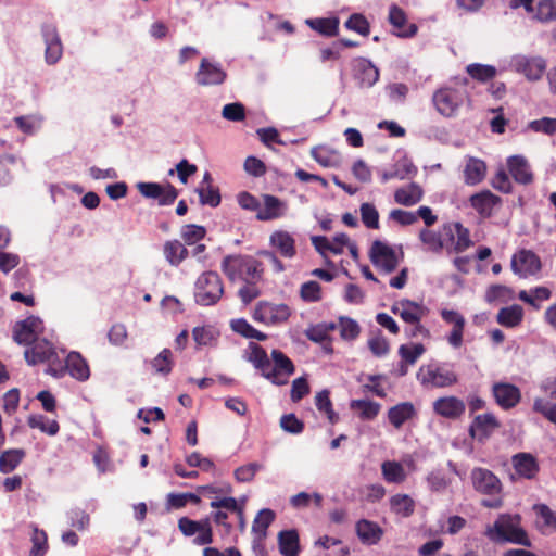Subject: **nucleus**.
<instances>
[{"label": "nucleus", "mask_w": 556, "mask_h": 556, "mask_svg": "<svg viewBox=\"0 0 556 556\" xmlns=\"http://www.w3.org/2000/svg\"><path fill=\"white\" fill-rule=\"evenodd\" d=\"M485 535L493 543H513L530 547L531 540L521 526L519 514H501L492 526L486 527Z\"/></svg>", "instance_id": "f257e3e1"}, {"label": "nucleus", "mask_w": 556, "mask_h": 556, "mask_svg": "<svg viewBox=\"0 0 556 556\" xmlns=\"http://www.w3.org/2000/svg\"><path fill=\"white\" fill-rule=\"evenodd\" d=\"M469 478L472 489L477 493L489 496L481 501L483 507L497 509L503 506V483L493 471L483 467H473Z\"/></svg>", "instance_id": "f03ea898"}, {"label": "nucleus", "mask_w": 556, "mask_h": 556, "mask_svg": "<svg viewBox=\"0 0 556 556\" xmlns=\"http://www.w3.org/2000/svg\"><path fill=\"white\" fill-rule=\"evenodd\" d=\"M222 270L230 281L258 282L263 276L261 262L249 255H227Z\"/></svg>", "instance_id": "7ed1b4c3"}, {"label": "nucleus", "mask_w": 556, "mask_h": 556, "mask_svg": "<svg viewBox=\"0 0 556 556\" xmlns=\"http://www.w3.org/2000/svg\"><path fill=\"white\" fill-rule=\"evenodd\" d=\"M33 346L25 350L24 356L29 365L48 363L47 374L60 378L64 376L62 361L55 349L47 340L35 341Z\"/></svg>", "instance_id": "20e7f679"}, {"label": "nucleus", "mask_w": 556, "mask_h": 556, "mask_svg": "<svg viewBox=\"0 0 556 556\" xmlns=\"http://www.w3.org/2000/svg\"><path fill=\"white\" fill-rule=\"evenodd\" d=\"M417 379L424 387L431 388H447L458 381L456 372L450 365L438 362L422 365L417 372Z\"/></svg>", "instance_id": "39448f33"}, {"label": "nucleus", "mask_w": 556, "mask_h": 556, "mask_svg": "<svg viewBox=\"0 0 556 556\" xmlns=\"http://www.w3.org/2000/svg\"><path fill=\"white\" fill-rule=\"evenodd\" d=\"M224 293L219 275L215 271L203 273L195 282V302L203 306L216 304Z\"/></svg>", "instance_id": "423d86ee"}, {"label": "nucleus", "mask_w": 556, "mask_h": 556, "mask_svg": "<svg viewBox=\"0 0 556 556\" xmlns=\"http://www.w3.org/2000/svg\"><path fill=\"white\" fill-rule=\"evenodd\" d=\"M466 99V92L453 87L438 89L432 96V102L437 111L445 116H454Z\"/></svg>", "instance_id": "0eeeda50"}, {"label": "nucleus", "mask_w": 556, "mask_h": 556, "mask_svg": "<svg viewBox=\"0 0 556 556\" xmlns=\"http://www.w3.org/2000/svg\"><path fill=\"white\" fill-rule=\"evenodd\" d=\"M178 529L187 538L193 536L198 533L192 541L194 545L204 546L213 543L211 518L192 520L188 517H181L178 520Z\"/></svg>", "instance_id": "6e6552de"}, {"label": "nucleus", "mask_w": 556, "mask_h": 556, "mask_svg": "<svg viewBox=\"0 0 556 556\" xmlns=\"http://www.w3.org/2000/svg\"><path fill=\"white\" fill-rule=\"evenodd\" d=\"M227 73L219 62L208 58H202L195 72L194 80L199 86L210 87L224 84Z\"/></svg>", "instance_id": "1a4fd4ad"}, {"label": "nucleus", "mask_w": 556, "mask_h": 556, "mask_svg": "<svg viewBox=\"0 0 556 556\" xmlns=\"http://www.w3.org/2000/svg\"><path fill=\"white\" fill-rule=\"evenodd\" d=\"M270 355L274 364L270 363L267 372L268 377L265 379L275 386L287 384L289 377L295 371L292 361L279 350H273Z\"/></svg>", "instance_id": "9d476101"}, {"label": "nucleus", "mask_w": 556, "mask_h": 556, "mask_svg": "<svg viewBox=\"0 0 556 556\" xmlns=\"http://www.w3.org/2000/svg\"><path fill=\"white\" fill-rule=\"evenodd\" d=\"M290 315L291 309L287 304L270 302H260L253 312L254 320L268 326L282 324L288 320Z\"/></svg>", "instance_id": "9b49d317"}, {"label": "nucleus", "mask_w": 556, "mask_h": 556, "mask_svg": "<svg viewBox=\"0 0 556 556\" xmlns=\"http://www.w3.org/2000/svg\"><path fill=\"white\" fill-rule=\"evenodd\" d=\"M41 36L45 42V61L48 65L56 64L63 55V45L54 23H43Z\"/></svg>", "instance_id": "f8f14e48"}, {"label": "nucleus", "mask_w": 556, "mask_h": 556, "mask_svg": "<svg viewBox=\"0 0 556 556\" xmlns=\"http://www.w3.org/2000/svg\"><path fill=\"white\" fill-rule=\"evenodd\" d=\"M369 257L377 268L387 274L394 271L399 265V257L393 248L379 240L374 241Z\"/></svg>", "instance_id": "ddd939ff"}, {"label": "nucleus", "mask_w": 556, "mask_h": 556, "mask_svg": "<svg viewBox=\"0 0 556 556\" xmlns=\"http://www.w3.org/2000/svg\"><path fill=\"white\" fill-rule=\"evenodd\" d=\"M510 67L523 74L529 80H539L546 70V62L541 56L518 54L511 58Z\"/></svg>", "instance_id": "4468645a"}, {"label": "nucleus", "mask_w": 556, "mask_h": 556, "mask_svg": "<svg viewBox=\"0 0 556 556\" xmlns=\"http://www.w3.org/2000/svg\"><path fill=\"white\" fill-rule=\"evenodd\" d=\"M289 205L287 201L276 195L265 193L261 195V206L256 218L261 222L280 219L287 215Z\"/></svg>", "instance_id": "2eb2a0df"}, {"label": "nucleus", "mask_w": 556, "mask_h": 556, "mask_svg": "<svg viewBox=\"0 0 556 556\" xmlns=\"http://www.w3.org/2000/svg\"><path fill=\"white\" fill-rule=\"evenodd\" d=\"M43 330V321L37 316H29L17 321L13 328V339L18 344H31Z\"/></svg>", "instance_id": "dca6fc26"}, {"label": "nucleus", "mask_w": 556, "mask_h": 556, "mask_svg": "<svg viewBox=\"0 0 556 556\" xmlns=\"http://www.w3.org/2000/svg\"><path fill=\"white\" fill-rule=\"evenodd\" d=\"M513 271L521 278L535 275L541 269V261L530 250H521L511 258Z\"/></svg>", "instance_id": "f3484780"}, {"label": "nucleus", "mask_w": 556, "mask_h": 556, "mask_svg": "<svg viewBox=\"0 0 556 556\" xmlns=\"http://www.w3.org/2000/svg\"><path fill=\"white\" fill-rule=\"evenodd\" d=\"M511 465L518 479L534 480L540 472V464L530 453L520 452L513 455Z\"/></svg>", "instance_id": "a211bd4d"}, {"label": "nucleus", "mask_w": 556, "mask_h": 556, "mask_svg": "<svg viewBox=\"0 0 556 556\" xmlns=\"http://www.w3.org/2000/svg\"><path fill=\"white\" fill-rule=\"evenodd\" d=\"M388 22L394 28V34L401 38H412L418 31L417 25L408 24L405 11L396 4L390 5Z\"/></svg>", "instance_id": "6ab92c4d"}, {"label": "nucleus", "mask_w": 556, "mask_h": 556, "mask_svg": "<svg viewBox=\"0 0 556 556\" xmlns=\"http://www.w3.org/2000/svg\"><path fill=\"white\" fill-rule=\"evenodd\" d=\"M492 394L496 404L503 409L514 408L521 400L519 388L508 382H495L492 387Z\"/></svg>", "instance_id": "aec40b11"}, {"label": "nucleus", "mask_w": 556, "mask_h": 556, "mask_svg": "<svg viewBox=\"0 0 556 556\" xmlns=\"http://www.w3.org/2000/svg\"><path fill=\"white\" fill-rule=\"evenodd\" d=\"M447 240L453 241V251L462 253L472 245L469 230L460 223H446L442 227Z\"/></svg>", "instance_id": "412c9836"}, {"label": "nucleus", "mask_w": 556, "mask_h": 556, "mask_svg": "<svg viewBox=\"0 0 556 556\" xmlns=\"http://www.w3.org/2000/svg\"><path fill=\"white\" fill-rule=\"evenodd\" d=\"M391 309L406 324L420 321L428 314V308L424 304L410 300H401L394 303Z\"/></svg>", "instance_id": "4be33fe9"}, {"label": "nucleus", "mask_w": 556, "mask_h": 556, "mask_svg": "<svg viewBox=\"0 0 556 556\" xmlns=\"http://www.w3.org/2000/svg\"><path fill=\"white\" fill-rule=\"evenodd\" d=\"M498 427L500 422L497 421L496 417L491 413H486L476 416L469 428V433L473 439H477L478 441H484Z\"/></svg>", "instance_id": "5701e85b"}, {"label": "nucleus", "mask_w": 556, "mask_h": 556, "mask_svg": "<svg viewBox=\"0 0 556 556\" xmlns=\"http://www.w3.org/2000/svg\"><path fill=\"white\" fill-rule=\"evenodd\" d=\"M434 412L445 418H459L466 410L465 402L456 396L440 397L433 403Z\"/></svg>", "instance_id": "b1692460"}, {"label": "nucleus", "mask_w": 556, "mask_h": 556, "mask_svg": "<svg viewBox=\"0 0 556 556\" xmlns=\"http://www.w3.org/2000/svg\"><path fill=\"white\" fill-rule=\"evenodd\" d=\"M509 174L514 180L521 185H529L533 180V174L527 159L522 155H513L507 159Z\"/></svg>", "instance_id": "393cba45"}, {"label": "nucleus", "mask_w": 556, "mask_h": 556, "mask_svg": "<svg viewBox=\"0 0 556 556\" xmlns=\"http://www.w3.org/2000/svg\"><path fill=\"white\" fill-rule=\"evenodd\" d=\"M270 245L286 258H293L296 254L295 240L286 230H276L269 237Z\"/></svg>", "instance_id": "a878e982"}, {"label": "nucleus", "mask_w": 556, "mask_h": 556, "mask_svg": "<svg viewBox=\"0 0 556 556\" xmlns=\"http://www.w3.org/2000/svg\"><path fill=\"white\" fill-rule=\"evenodd\" d=\"M63 369L64 372L67 371L71 377L78 381H86L90 377V369L86 359L75 351L67 354Z\"/></svg>", "instance_id": "bb28decb"}, {"label": "nucleus", "mask_w": 556, "mask_h": 556, "mask_svg": "<svg viewBox=\"0 0 556 556\" xmlns=\"http://www.w3.org/2000/svg\"><path fill=\"white\" fill-rule=\"evenodd\" d=\"M355 530L358 539L368 545L377 544L383 534L382 529L378 526V523L367 520L361 519L356 522Z\"/></svg>", "instance_id": "cd10ccee"}, {"label": "nucleus", "mask_w": 556, "mask_h": 556, "mask_svg": "<svg viewBox=\"0 0 556 556\" xmlns=\"http://www.w3.org/2000/svg\"><path fill=\"white\" fill-rule=\"evenodd\" d=\"M422 197V188L415 182L403 186L396 189L394 192V201L403 206H413L419 203Z\"/></svg>", "instance_id": "c85d7f7f"}, {"label": "nucleus", "mask_w": 556, "mask_h": 556, "mask_svg": "<svg viewBox=\"0 0 556 556\" xmlns=\"http://www.w3.org/2000/svg\"><path fill=\"white\" fill-rule=\"evenodd\" d=\"M163 255L166 262L178 267L189 255L187 248L179 240H167L163 245Z\"/></svg>", "instance_id": "c756f323"}, {"label": "nucleus", "mask_w": 556, "mask_h": 556, "mask_svg": "<svg viewBox=\"0 0 556 556\" xmlns=\"http://www.w3.org/2000/svg\"><path fill=\"white\" fill-rule=\"evenodd\" d=\"M500 198L489 190L481 191L470 197L471 206L482 216H490Z\"/></svg>", "instance_id": "7c9ffc66"}, {"label": "nucleus", "mask_w": 556, "mask_h": 556, "mask_svg": "<svg viewBox=\"0 0 556 556\" xmlns=\"http://www.w3.org/2000/svg\"><path fill=\"white\" fill-rule=\"evenodd\" d=\"M278 546L282 556H298L300 552L298 531L295 529L280 531Z\"/></svg>", "instance_id": "2f4dec72"}, {"label": "nucleus", "mask_w": 556, "mask_h": 556, "mask_svg": "<svg viewBox=\"0 0 556 556\" xmlns=\"http://www.w3.org/2000/svg\"><path fill=\"white\" fill-rule=\"evenodd\" d=\"M415 413V407L410 402H403L389 408L388 419L393 427L400 429L414 417Z\"/></svg>", "instance_id": "473e14b6"}, {"label": "nucleus", "mask_w": 556, "mask_h": 556, "mask_svg": "<svg viewBox=\"0 0 556 556\" xmlns=\"http://www.w3.org/2000/svg\"><path fill=\"white\" fill-rule=\"evenodd\" d=\"M486 173L485 163L477 157H468L464 168V180L469 186L478 185Z\"/></svg>", "instance_id": "72a5a7b5"}, {"label": "nucleus", "mask_w": 556, "mask_h": 556, "mask_svg": "<svg viewBox=\"0 0 556 556\" xmlns=\"http://www.w3.org/2000/svg\"><path fill=\"white\" fill-rule=\"evenodd\" d=\"M356 78L362 87H371L379 79L378 68L368 60L362 59L356 64Z\"/></svg>", "instance_id": "f704fd0d"}, {"label": "nucleus", "mask_w": 556, "mask_h": 556, "mask_svg": "<svg viewBox=\"0 0 556 556\" xmlns=\"http://www.w3.org/2000/svg\"><path fill=\"white\" fill-rule=\"evenodd\" d=\"M523 319V308L518 304L503 307L496 315V321L506 328H515L521 324Z\"/></svg>", "instance_id": "c9c22d12"}, {"label": "nucleus", "mask_w": 556, "mask_h": 556, "mask_svg": "<svg viewBox=\"0 0 556 556\" xmlns=\"http://www.w3.org/2000/svg\"><path fill=\"white\" fill-rule=\"evenodd\" d=\"M251 352L247 357V361L252 363L253 366L261 371V375L266 378L268 377V367H270V359L266 351L256 343H250Z\"/></svg>", "instance_id": "e433bc0d"}, {"label": "nucleus", "mask_w": 556, "mask_h": 556, "mask_svg": "<svg viewBox=\"0 0 556 556\" xmlns=\"http://www.w3.org/2000/svg\"><path fill=\"white\" fill-rule=\"evenodd\" d=\"M389 502L391 511L401 517L407 518L415 511V501L407 494H395Z\"/></svg>", "instance_id": "4c0bfd02"}, {"label": "nucleus", "mask_w": 556, "mask_h": 556, "mask_svg": "<svg viewBox=\"0 0 556 556\" xmlns=\"http://www.w3.org/2000/svg\"><path fill=\"white\" fill-rule=\"evenodd\" d=\"M16 127L25 135L37 134L43 124V116L39 113L17 116L14 119Z\"/></svg>", "instance_id": "58836bf2"}, {"label": "nucleus", "mask_w": 556, "mask_h": 556, "mask_svg": "<svg viewBox=\"0 0 556 556\" xmlns=\"http://www.w3.org/2000/svg\"><path fill=\"white\" fill-rule=\"evenodd\" d=\"M381 473L388 483H403L406 480V471L403 465L396 460H386L381 464Z\"/></svg>", "instance_id": "ea45409f"}, {"label": "nucleus", "mask_w": 556, "mask_h": 556, "mask_svg": "<svg viewBox=\"0 0 556 556\" xmlns=\"http://www.w3.org/2000/svg\"><path fill=\"white\" fill-rule=\"evenodd\" d=\"M26 452L23 448H10L0 455V472L10 473L23 462Z\"/></svg>", "instance_id": "a19ab883"}, {"label": "nucleus", "mask_w": 556, "mask_h": 556, "mask_svg": "<svg viewBox=\"0 0 556 556\" xmlns=\"http://www.w3.org/2000/svg\"><path fill=\"white\" fill-rule=\"evenodd\" d=\"M444 232H437L428 228L419 231V240L426 247V250L432 253H441L445 247Z\"/></svg>", "instance_id": "79ce46f5"}, {"label": "nucleus", "mask_w": 556, "mask_h": 556, "mask_svg": "<svg viewBox=\"0 0 556 556\" xmlns=\"http://www.w3.org/2000/svg\"><path fill=\"white\" fill-rule=\"evenodd\" d=\"M275 518L276 514L269 508H263L257 513L252 525V532L256 539L262 540L266 536L267 529Z\"/></svg>", "instance_id": "37998d69"}, {"label": "nucleus", "mask_w": 556, "mask_h": 556, "mask_svg": "<svg viewBox=\"0 0 556 556\" xmlns=\"http://www.w3.org/2000/svg\"><path fill=\"white\" fill-rule=\"evenodd\" d=\"M350 407L352 410L357 412L359 418L363 420L376 418L381 409V405L378 402L370 400H353L351 401Z\"/></svg>", "instance_id": "c03bdc74"}, {"label": "nucleus", "mask_w": 556, "mask_h": 556, "mask_svg": "<svg viewBox=\"0 0 556 556\" xmlns=\"http://www.w3.org/2000/svg\"><path fill=\"white\" fill-rule=\"evenodd\" d=\"M339 18L327 17V18H309L306 20V24L315 31L320 35L332 37L338 34L339 30Z\"/></svg>", "instance_id": "a18cd8bd"}, {"label": "nucleus", "mask_w": 556, "mask_h": 556, "mask_svg": "<svg viewBox=\"0 0 556 556\" xmlns=\"http://www.w3.org/2000/svg\"><path fill=\"white\" fill-rule=\"evenodd\" d=\"M33 530L30 535L31 548L29 556H45L48 551V536L43 530H40L36 525L31 523Z\"/></svg>", "instance_id": "49530a36"}, {"label": "nucleus", "mask_w": 556, "mask_h": 556, "mask_svg": "<svg viewBox=\"0 0 556 556\" xmlns=\"http://www.w3.org/2000/svg\"><path fill=\"white\" fill-rule=\"evenodd\" d=\"M467 74L481 83H486L496 76V68L493 65L472 63L466 67Z\"/></svg>", "instance_id": "de8ad7c7"}, {"label": "nucleus", "mask_w": 556, "mask_h": 556, "mask_svg": "<svg viewBox=\"0 0 556 556\" xmlns=\"http://www.w3.org/2000/svg\"><path fill=\"white\" fill-rule=\"evenodd\" d=\"M27 424L30 428L39 429L41 432L49 435H55L60 430V426L56 420H49L43 415H30L27 419Z\"/></svg>", "instance_id": "09e8293b"}, {"label": "nucleus", "mask_w": 556, "mask_h": 556, "mask_svg": "<svg viewBox=\"0 0 556 556\" xmlns=\"http://www.w3.org/2000/svg\"><path fill=\"white\" fill-rule=\"evenodd\" d=\"M311 156L323 167H332L338 162V153L326 146L314 147Z\"/></svg>", "instance_id": "8fccbe9b"}, {"label": "nucleus", "mask_w": 556, "mask_h": 556, "mask_svg": "<svg viewBox=\"0 0 556 556\" xmlns=\"http://www.w3.org/2000/svg\"><path fill=\"white\" fill-rule=\"evenodd\" d=\"M428 488L432 492H444L452 483L442 469L431 470L426 478Z\"/></svg>", "instance_id": "3c124183"}, {"label": "nucleus", "mask_w": 556, "mask_h": 556, "mask_svg": "<svg viewBox=\"0 0 556 556\" xmlns=\"http://www.w3.org/2000/svg\"><path fill=\"white\" fill-rule=\"evenodd\" d=\"M532 509L542 520L539 526L541 531L545 529L556 531V514L546 504H534Z\"/></svg>", "instance_id": "603ef678"}, {"label": "nucleus", "mask_w": 556, "mask_h": 556, "mask_svg": "<svg viewBox=\"0 0 556 556\" xmlns=\"http://www.w3.org/2000/svg\"><path fill=\"white\" fill-rule=\"evenodd\" d=\"M231 329L248 339H256L258 341H264L267 336L257 329H255L252 325H250L245 319L239 318L231 321Z\"/></svg>", "instance_id": "864d4df0"}, {"label": "nucleus", "mask_w": 556, "mask_h": 556, "mask_svg": "<svg viewBox=\"0 0 556 556\" xmlns=\"http://www.w3.org/2000/svg\"><path fill=\"white\" fill-rule=\"evenodd\" d=\"M315 405L320 413L327 416L331 424H336L338 421L339 418L332 408L330 392L328 390H323L316 394Z\"/></svg>", "instance_id": "5fc2aeb1"}, {"label": "nucleus", "mask_w": 556, "mask_h": 556, "mask_svg": "<svg viewBox=\"0 0 556 556\" xmlns=\"http://www.w3.org/2000/svg\"><path fill=\"white\" fill-rule=\"evenodd\" d=\"M197 193L199 194V200L202 205L216 207L220 203L219 190L213 185L199 186L197 188Z\"/></svg>", "instance_id": "6e6d98bb"}, {"label": "nucleus", "mask_w": 556, "mask_h": 556, "mask_svg": "<svg viewBox=\"0 0 556 556\" xmlns=\"http://www.w3.org/2000/svg\"><path fill=\"white\" fill-rule=\"evenodd\" d=\"M172 351L163 349L152 361L151 366L155 372L161 375H168L173 369Z\"/></svg>", "instance_id": "4d7b16f0"}, {"label": "nucleus", "mask_w": 556, "mask_h": 556, "mask_svg": "<svg viewBox=\"0 0 556 556\" xmlns=\"http://www.w3.org/2000/svg\"><path fill=\"white\" fill-rule=\"evenodd\" d=\"M180 235L186 244L192 245L205 237L206 229L203 226L188 224L181 227Z\"/></svg>", "instance_id": "13d9d810"}, {"label": "nucleus", "mask_w": 556, "mask_h": 556, "mask_svg": "<svg viewBox=\"0 0 556 556\" xmlns=\"http://www.w3.org/2000/svg\"><path fill=\"white\" fill-rule=\"evenodd\" d=\"M359 213L363 224L369 229L379 228V213L374 204L363 203L359 206Z\"/></svg>", "instance_id": "bf43d9fd"}, {"label": "nucleus", "mask_w": 556, "mask_h": 556, "mask_svg": "<svg viewBox=\"0 0 556 556\" xmlns=\"http://www.w3.org/2000/svg\"><path fill=\"white\" fill-rule=\"evenodd\" d=\"M340 336L343 340H354L361 332L359 325L350 317L341 316L339 318Z\"/></svg>", "instance_id": "052dcab7"}, {"label": "nucleus", "mask_w": 556, "mask_h": 556, "mask_svg": "<svg viewBox=\"0 0 556 556\" xmlns=\"http://www.w3.org/2000/svg\"><path fill=\"white\" fill-rule=\"evenodd\" d=\"M344 25L349 30L355 31L362 36H368L370 33L369 22L359 13L352 14Z\"/></svg>", "instance_id": "680f3d73"}, {"label": "nucleus", "mask_w": 556, "mask_h": 556, "mask_svg": "<svg viewBox=\"0 0 556 556\" xmlns=\"http://www.w3.org/2000/svg\"><path fill=\"white\" fill-rule=\"evenodd\" d=\"M528 129L534 132L553 136L554 134H556V118L542 117L539 119L531 121L528 124Z\"/></svg>", "instance_id": "e2e57ef3"}, {"label": "nucleus", "mask_w": 556, "mask_h": 556, "mask_svg": "<svg viewBox=\"0 0 556 556\" xmlns=\"http://www.w3.org/2000/svg\"><path fill=\"white\" fill-rule=\"evenodd\" d=\"M391 170L399 180L412 178L417 174V167L406 157L397 161Z\"/></svg>", "instance_id": "0e129e2a"}, {"label": "nucleus", "mask_w": 556, "mask_h": 556, "mask_svg": "<svg viewBox=\"0 0 556 556\" xmlns=\"http://www.w3.org/2000/svg\"><path fill=\"white\" fill-rule=\"evenodd\" d=\"M425 346L421 343L412 345L402 344L399 348L400 356L405 363L409 365H414L417 359L425 353Z\"/></svg>", "instance_id": "69168bd1"}, {"label": "nucleus", "mask_w": 556, "mask_h": 556, "mask_svg": "<svg viewBox=\"0 0 556 556\" xmlns=\"http://www.w3.org/2000/svg\"><path fill=\"white\" fill-rule=\"evenodd\" d=\"M192 338L198 346L212 344L217 339V332L212 327H194Z\"/></svg>", "instance_id": "338daca9"}, {"label": "nucleus", "mask_w": 556, "mask_h": 556, "mask_svg": "<svg viewBox=\"0 0 556 556\" xmlns=\"http://www.w3.org/2000/svg\"><path fill=\"white\" fill-rule=\"evenodd\" d=\"M535 17L541 22L556 20V2L554 0H541L538 4Z\"/></svg>", "instance_id": "774afa93"}]
</instances>
